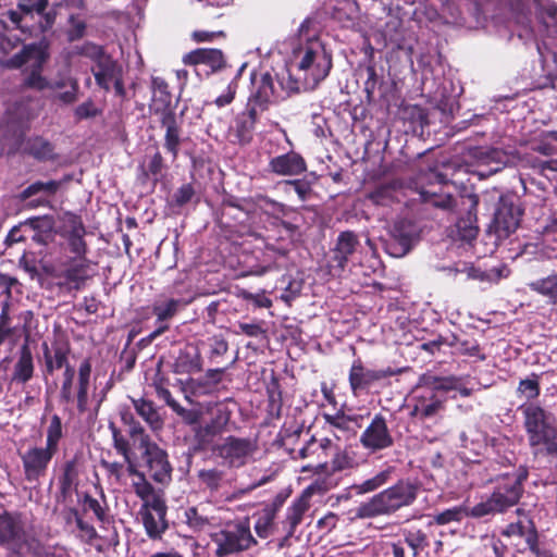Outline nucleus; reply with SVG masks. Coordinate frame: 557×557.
I'll list each match as a JSON object with an SVG mask.
<instances>
[{
  "instance_id": "60",
  "label": "nucleus",
  "mask_w": 557,
  "mask_h": 557,
  "mask_svg": "<svg viewBox=\"0 0 557 557\" xmlns=\"http://www.w3.org/2000/svg\"><path fill=\"white\" fill-rule=\"evenodd\" d=\"M48 5V0H18L17 8L25 14L36 12L42 14Z\"/></svg>"
},
{
  "instance_id": "1",
  "label": "nucleus",
  "mask_w": 557,
  "mask_h": 557,
  "mask_svg": "<svg viewBox=\"0 0 557 557\" xmlns=\"http://www.w3.org/2000/svg\"><path fill=\"white\" fill-rule=\"evenodd\" d=\"M86 234L82 220L74 214H67L62 235L66 242V249L73 257L62 262L61 267L48 261L42 267L48 275L58 280L57 285L62 290H79L95 275V264L87 258Z\"/></svg>"
},
{
  "instance_id": "35",
  "label": "nucleus",
  "mask_w": 557,
  "mask_h": 557,
  "mask_svg": "<svg viewBox=\"0 0 557 557\" xmlns=\"http://www.w3.org/2000/svg\"><path fill=\"white\" fill-rule=\"evenodd\" d=\"M151 88L153 92L151 108L154 110V112H161L162 115L164 111H171L169 109L171 103V95L168 90L166 82L161 77H152Z\"/></svg>"
},
{
  "instance_id": "18",
  "label": "nucleus",
  "mask_w": 557,
  "mask_h": 557,
  "mask_svg": "<svg viewBox=\"0 0 557 557\" xmlns=\"http://www.w3.org/2000/svg\"><path fill=\"white\" fill-rule=\"evenodd\" d=\"M144 458L153 481L160 484H168L171 481L173 468L165 450L154 443L144 449Z\"/></svg>"
},
{
  "instance_id": "12",
  "label": "nucleus",
  "mask_w": 557,
  "mask_h": 557,
  "mask_svg": "<svg viewBox=\"0 0 557 557\" xmlns=\"http://www.w3.org/2000/svg\"><path fill=\"white\" fill-rule=\"evenodd\" d=\"M183 62L194 66L198 76L202 74L209 76L226 66L224 54L220 49H195L183 57Z\"/></svg>"
},
{
  "instance_id": "23",
  "label": "nucleus",
  "mask_w": 557,
  "mask_h": 557,
  "mask_svg": "<svg viewBox=\"0 0 557 557\" xmlns=\"http://www.w3.org/2000/svg\"><path fill=\"white\" fill-rule=\"evenodd\" d=\"M269 170L280 176H294L307 170L305 159L295 151L274 157L269 162Z\"/></svg>"
},
{
  "instance_id": "17",
  "label": "nucleus",
  "mask_w": 557,
  "mask_h": 557,
  "mask_svg": "<svg viewBox=\"0 0 557 557\" xmlns=\"http://www.w3.org/2000/svg\"><path fill=\"white\" fill-rule=\"evenodd\" d=\"M411 400L410 416L420 420L432 418L444 408V399L430 387L416 389Z\"/></svg>"
},
{
  "instance_id": "19",
  "label": "nucleus",
  "mask_w": 557,
  "mask_h": 557,
  "mask_svg": "<svg viewBox=\"0 0 557 557\" xmlns=\"http://www.w3.org/2000/svg\"><path fill=\"white\" fill-rule=\"evenodd\" d=\"M400 373V370H395L391 367L386 369L372 370L363 367L360 359L352 362L349 371V384L354 393L360 389L368 388L374 382L382 379L394 376Z\"/></svg>"
},
{
  "instance_id": "28",
  "label": "nucleus",
  "mask_w": 557,
  "mask_h": 557,
  "mask_svg": "<svg viewBox=\"0 0 557 557\" xmlns=\"http://www.w3.org/2000/svg\"><path fill=\"white\" fill-rule=\"evenodd\" d=\"M449 271H453L455 274H465L469 280L488 283H497L502 277H505L508 274V270L506 268H493L488 271H482L466 263L461 267L449 269Z\"/></svg>"
},
{
  "instance_id": "59",
  "label": "nucleus",
  "mask_w": 557,
  "mask_h": 557,
  "mask_svg": "<svg viewBox=\"0 0 557 557\" xmlns=\"http://www.w3.org/2000/svg\"><path fill=\"white\" fill-rule=\"evenodd\" d=\"M210 360L216 361L218 358L224 356L228 350V343L220 335L209 338Z\"/></svg>"
},
{
  "instance_id": "45",
  "label": "nucleus",
  "mask_w": 557,
  "mask_h": 557,
  "mask_svg": "<svg viewBox=\"0 0 557 557\" xmlns=\"http://www.w3.org/2000/svg\"><path fill=\"white\" fill-rule=\"evenodd\" d=\"M230 421V412L227 410H218L214 418L211 419L202 429V436L213 437L224 430Z\"/></svg>"
},
{
  "instance_id": "53",
  "label": "nucleus",
  "mask_w": 557,
  "mask_h": 557,
  "mask_svg": "<svg viewBox=\"0 0 557 557\" xmlns=\"http://www.w3.org/2000/svg\"><path fill=\"white\" fill-rule=\"evenodd\" d=\"M284 186L286 191L293 189L300 201L308 200L312 194L311 184L306 180H287L284 182Z\"/></svg>"
},
{
  "instance_id": "52",
  "label": "nucleus",
  "mask_w": 557,
  "mask_h": 557,
  "mask_svg": "<svg viewBox=\"0 0 557 557\" xmlns=\"http://www.w3.org/2000/svg\"><path fill=\"white\" fill-rule=\"evenodd\" d=\"M466 515L468 513L466 512V509L463 507L456 506L436 513L433 520L438 525H445L450 522L461 521Z\"/></svg>"
},
{
  "instance_id": "26",
  "label": "nucleus",
  "mask_w": 557,
  "mask_h": 557,
  "mask_svg": "<svg viewBox=\"0 0 557 557\" xmlns=\"http://www.w3.org/2000/svg\"><path fill=\"white\" fill-rule=\"evenodd\" d=\"M34 359L27 343H24L18 350V358L14 364L11 381L25 384L34 375Z\"/></svg>"
},
{
  "instance_id": "29",
  "label": "nucleus",
  "mask_w": 557,
  "mask_h": 557,
  "mask_svg": "<svg viewBox=\"0 0 557 557\" xmlns=\"http://www.w3.org/2000/svg\"><path fill=\"white\" fill-rule=\"evenodd\" d=\"M64 88L66 90L54 94L52 99L63 104H71L75 102L77 99L78 84L76 79L70 76H64L55 81H49V86L47 89L57 91Z\"/></svg>"
},
{
  "instance_id": "50",
  "label": "nucleus",
  "mask_w": 557,
  "mask_h": 557,
  "mask_svg": "<svg viewBox=\"0 0 557 557\" xmlns=\"http://www.w3.org/2000/svg\"><path fill=\"white\" fill-rule=\"evenodd\" d=\"M22 86L37 91L46 90L49 86V79L42 75V72L23 71Z\"/></svg>"
},
{
  "instance_id": "34",
  "label": "nucleus",
  "mask_w": 557,
  "mask_h": 557,
  "mask_svg": "<svg viewBox=\"0 0 557 557\" xmlns=\"http://www.w3.org/2000/svg\"><path fill=\"white\" fill-rule=\"evenodd\" d=\"M326 423L344 432L356 433L357 429L361 428L363 417L360 414H345L343 411H337L334 414L323 413Z\"/></svg>"
},
{
  "instance_id": "8",
  "label": "nucleus",
  "mask_w": 557,
  "mask_h": 557,
  "mask_svg": "<svg viewBox=\"0 0 557 557\" xmlns=\"http://www.w3.org/2000/svg\"><path fill=\"white\" fill-rule=\"evenodd\" d=\"M212 451L227 468H242L256 451V444L250 438L227 436L220 444L213 446Z\"/></svg>"
},
{
  "instance_id": "6",
  "label": "nucleus",
  "mask_w": 557,
  "mask_h": 557,
  "mask_svg": "<svg viewBox=\"0 0 557 557\" xmlns=\"http://www.w3.org/2000/svg\"><path fill=\"white\" fill-rule=\"evenodd\" d=\"M210 539L215 545V557L236 555L257 544L248 521L226 523L224 528L210 533Z\"/></svg>"
},
{
  "instance_id": "24",
  "label": "nucleus",
  "mask_w": 557,
  "mask_h": 557,
  "mask_svg": "<svg viewBox=\"0 0 557 557\" xmlns=\"http://www.w3.org/2000/svg\"><path fill=\"white\" fill-rule=\"evenodd\" d=\"M186 301L183 299H165L158 301L152 308L153 314L157 317V329L149 335L150 339H154L162 333L169 330L166 320L172 319L183 307L186 306Z\"/></svg>"
},
{
  "instance_id": "16",
  "label": "nucleus",
  "mask_w": 557,
  "mask_h": 557,
  "mask_svg": "<svg viewBox=\"0 0 557 557\" xmlns=\"http://www.w3.org/2000/svg\"><path fill=\"white\" fill-rule=\"evenodd\" d=\"M91 376V362L89 359H84L77 371V380L71 388V398L62 399L66 404H75L77 411L84 413L89 408L90 403V383Z\"/></svg>"
},
{
  "instance_id": "63",
  "label": "nucleus",
  "mask_w": 557,
  "mask_h": 557,
  "mask_svg": "<svg viewBox=\"0 0 557 557\" xmlns=\"http://www.w3.org/2000/svg\"><path fill=\"white\" fill-rule=\"evenodd\" d=\"M84 507L86 510L92 511L99 521H101V522L107 521V518H108L107 509L104 506H102L100 504V502L98 499H96L89 495H86L84 498Z\"/></svg>"
},
{
  "instance_id": "41",
  "label": "nucleus",
  "mask_w": 557,
  "mask_h": 557,
  "mask_svg": "<svg viewBox=\"0 0 557 557\" xmlns=\"http://www.w3.org/2000/svg\"><path fill=\"white\" fill-rule=\"evenodd\" d=\"M253 128L255 124L251 120L239 113L236 115L234 124L230 127V135L235 138L236 143L247 144L251 140Z\"/></svg>"
},
{
  "instance_id": "3",
  "label": "nucleus",
  "mask_w": 557,
  "mask_h": 557,
  "mask_svg": "<svg viewBox=\"0 0 557 557\" xmlns=\"http://www.w3.org/2000/svg\"><path fill=\"white\" fill-rule=\"evenodd\" d=\"M418 490L414 483L400 480L393 486L361 503L356 509L355 517L370 519L392 515L403 507L412 505L417 498Z\"/></svg>"
},
{
  "instance_id": "49",
  "label": "nucleus",
  "mask_w": 557,
  "mask_h": 557,
  "mask_svg": "<svg viewBox=\"0 0 557 557\" xmlns=\"http://www.w3.org/2000/svg\"><path fill=\"white\" fill-rule=\"evenodd\" d=\"M275 510L264 509L258 517L255 523V531L261 539H267L271 533L274 525Z\"/></svg>"
},
{
  "instance_id": "14",
  "label": "nucleus",
  "mask_w": 557,
  "mask_h": 557,
  "mask_svg": "<svg viewBox=\"0 0 557 557\" xmlns=\"http://www.w3.org/2000/svg\"><path fill=\"white\" fill-rule=\"evenodd\" d=\"M359 441L362 447L371 453L386 449L394 443L386 419L382 414L374 416L371 423L360 435Z\"/></svg>"
},
{
  "instance_id": "27",
  "label": "nucleus",
  "mask_w": 557,
  "mask_h": 557,
  "mask_svg": "<svg viewBox=\"0 0 557 557\" xmlns=\"http://www.w3.org/2000/svg\"><path fill=\"white\" fill-rule=\"evenodd\" d=\"M358 244V237L354 232L346 231L338 235L333 259L341 269L346 267L349 257L355 252Z\"/></svg>"
},
{
  "instance_id": "51",
  "label": "nucleus",
  "mask_w": 557,
  "mask_h": 557,
  "mask_svg": "<svg viewBox=\"0 0 557 557\" xmlns=\"http://www.w3.org/2000/svg\"><path fill=\"white\" fill-rule=\"evenodd\" d=\"M59 186H60V183L57 181L35 182L22 191V198L27 199L34 195L39 194V193H46L48 195H52L58 190Z\"/></svg>"
},
{
  "instance_id": "58",
  "label": "nucleus",
  "mask_w": 557,
  "mask_h": 557,
  "mask_svg": "<svg viewBox=\"0 0 557 557\" xmlns=\"http://www.w3.org/2000/svg\"><path fill=\"white\" fill-rule=\"evenodd\" d=\"M157 395L160 399H163L169 407L172 408L173 411H175L178 416L185 418L189 411L182 407L173 397L171 392L162 386L156 387Z\"/></svg>"
},
{
  "instance_id": "38",
  "label": "nucleus",
  "mask_w": 557,
  "mask_h": 557,
  "mask_svg": "<svg viewBox=\"0 0 557 557\" xmlns=\"http://www.w3.org/2000/svg\"><path fill=\"white\" fill-rule=\"evenodd\" d=\"M213 518L209 517L198 507H188L184 510V522L194 532L206 531L212 524Z\"/></svg>"
},
{
  "instance_id": "62",
  "label": "nucleus",
  "mask_w": 557,
  "mask_h": 557,
  "mask_svg": "<svg viewBox=\"0 0 557 557\" xmlns=\"http://www.w3.org/2000/svg\"><path fill=\"white\" fill-rule=\"evenodd\" d=\"M128 435L134 441H139L141 448H147V446L152 445L153 443L150 441L149 436L146 434L143 425L136 421L133 424L128 425Z\"/></svg>"
},
{
  "instance_id": "32",
  "label": "nucleus",
  "mask_w": 557,
  "mask_h": 557,
  "mask_svg": "<svg viewBox=\"0 0 557 557\" xmlns=\"http://www.w3.org/2000/svg\"><path fill=\"white\" fill-rule=\"evenodd\" d=\"M161 124L165 127L164 147L175 159L178 154L181 144L180 131L176 125V117L173 111H164L161 115Z\"/></svg>"
},
{
  "instance_id": "4",
  "label": "nucleus",
  "mask_w": 557,
  "mask_h": 557,
  "mask_svg": "<svg viewBox=\"0 0 557 557\" xmlns=\"http://www.w3.org/2000/svg\"><path fill=\"white\" fill-rule=\"evenodd\" d=\"M528 472L521 469L515 473H507L498 479L492 495L470 509V516L482 518L488 515L502 513L518 504L523 493V481Z\"/></svg>"
},
{
  "instance_id": "40",
  "label": "nucleus",
  "mask_w": 557,
  "mask_h": 557,
  "mask_svg": "<svg viewBox=\"0 0 557 557\" xmlns=\"http://www.w3.org/2000/svg\"><path fill=\"white\" fill-rule=\"evenodd\" d=\"M392 473L393 469L387 468L359 484H354L351 488L355 491L357 495H363L374 492L382 487L383 485L387 484V482L391 480Z\"/></svg>"
},
{
  "instance_id": "7",
  "label": "nucleus",
  "mask_w": 557,
  "mask_h": 557,
  "mask_svg": "<svg viewBox=\"0 0 557 557\" xmlns=\"http://www.w3.org/2000/svg\"><path fill=\"white\" fill-rule=\"evenodd\" d=\"M444 175L433 169L420 171L413 182L414 190L419 194L420 200L432 203L434 207L450 209L455 199L448 194H440V185L444 183Z\"/></svg>"
},
{
  "instance_id": "56",
  "label": "nucleus",
  "mask_w": 557,
  "mask_h": 557,
  "mask_svg": "<svg viewBox=\"0 0 557 557\" xmlns=\"http://www.w3.org/2000/svg\"><path fill=\"white\" fill-rule=\"evenodd\" d=\"M333 471H344L355 466V459L346 450L338 449L331 461Z\"/></svg>"
},
{
  "instance_id": "61",
  "label": "nucleus",
  "mask_w": 557,
  "mask_h": 557,
  "mask_svg": "<svg viewBox=\"0 0 557 557\" xmlns=\"http://www.w3.org/2000/svg\"><path fill=\"white\" fill-rule=\"evenodd\" d=\"M64 379L61 385L60 389V397L61 399H70L71 398V388L74 385V376H75V370L73 367H71L69 363L64 366Z\"/></svg>"
},
{
  "instance_id": "25",
  "label": "nucleus",
  "mask_w": 557,
  "mask_h": 557,
  "mask_svg": "<svg viewBox=\"0 0 557 557\" xmlns=\"http://www.w3.org/2000/svg\"><path fill=\"white\" fill-rule=\"evenodd\" d=\"M91 72L97 85L106 91L110 90L113 79L122 76L121 65L110 54L95 63Z\"/></svg>"
},
{
  "instance_id": "37",
  "label": "nucleus",
  "mask_w": 557,
  "mask_h": 557,
  "mask_svg": "<svg viewBox=\"0 0 557 557\" xmlns=\"http://www.w3.org/2000/svg\"><path fill=\"white\" fill-rule=\"evenodd\" d=\"M275 94L273 78L270 73L261 75L260 83L257 87L256 92L251 96L253 101L259 103L261 111H265L269 108Z\"/></svg>"
},
{
  "instance_id": "33",
  "label": "nucleus",
  "mask_w": 557,
  "mask_h": 557,
  "mask_svg": "<svg viewBox=\"0 0 557 557\" xmlns=\"http://www.w3.org/2000/svg\"><path fill=\"white\" fill-rule=\"evenodd\" d=\"M528 286L532 292H535L546 298L547 304L557 311V272L535 280L529 283Z\"/></svg>"
},
{
  "instance_id": "42",
  "label": "nucleus",
  "mask_w": 557,
  "mask_h": 557,
  "mask_svg": "<svg viewBox=\"0 0 557 557\" xmlns=\"http://www.w3.org/2000/svg\"><path fill=\"white\" fill-rule=\"evenodd\" d=\"M403 535L405 543L411 548L413 557H417L424 548L429 546L428 536L420 529L405 530Z\"/></svg>"
},
{
  "instance_id": "10",
  "label": "nucleus",
  "mask_w": 557,
  "mask_h": 557,
  "mask_svg": "<svg viewBox=\"0 0 557 557\" xmlns=\"http://www.w3.org/2000/svg\"><path fill=\"white\" fill-rule=\"evenodd\" d=\"M329 486L324 481H314L307 486L299 497L294 499L286 508L285 519L283 520V529L287 531V536H293L297 527L301 523L305 513L310 508V499L314 494H323L329 491Z\"/></svg>"
},
{
  "instance_id": "11",
  "label": "nucleus",
  "mask_w": 557,
  "mask_h": 557,
  "mask_svg": "<svg viewBox=\"0 0 557 557\" xmlns=\"http://www.w3.org/2000/svg\"><path fill=\"white\" fill-rule=\"evenodd\" d=\"M461 206L466 211V215L460 216L456 224L450 228L449 236L454 242L461 244H470L474 240L479 233L476 225V196H468L461 200Z\"/></svg>"
},
{
  "instance_id": "54",
  "label": "nucleus",
  "mask_w": 557,
  "mask_h": 557,
  "mask_svg": "<svg viewBox=\"0 0 557 557\" xmlns=\"http://www.w3.org/2000/svg\"><path fill=\"white\" fill-rule=\"evenodd\" d=\"M77 478V467L75 460H69L65 462L63 468V474L60 478V487L61 491L65 494L67 493L75 483Z\"/></svg>"
},
{
  "instance_id": "15",
  "label": "nucleus",
  "mask_w": 557,
  "mask_h": 557,
  "mask_svg": "<svg viewBox=\"0 0 557 557\" xmlns=\"http://www.w3.org/2000/svg\"><path fill=\"white\" fill-rule=\"evenodd\" d=\"M57 453L48 447H29L21 455L26 481L35 482L44 476L48 466Z\"/></svg>"
},
{
  "instance_id": "5",
  "label": "nucleus",
  "mask_w": 557,
  "mask_h": 557,
  "mask_svg": "<svg viewBox=\"0 0 557 557\" xmlns=\"http://www.w3.org/2000/svg\"><path fill=\"white\" fill-rule=\"evenodd\" d=\"M523 417V426L531 446L544 445L548 456L557 459V441L552 437V413L536 403H524L518 407Z\"/></svg>"
},
{
  "instance_id": "30",
  "label": "nucleus",
  "mask_w": 557,
  "mask_h": 557,
  "mask_svg": "<svg viewBox=\"0 0 557 557\" xmlns=\"http://www.w3.org/2000/svg\"><path fill=\"white\" fill-rule=\"evenodd\" d=\"M46 371L51 374L54 370L63 368L67 363L70 348L66 344H53L51 348L47 343L42 344Z\"/></svg>"
},
{
  "instance_id": "22",
  "label": "nucleus",
  "mask_w": 557,
  "mask_h": 557,
  "mask_svg": "<svg viewBox=\"0 0 557 557\" xmlns=\"http://www.w3.org/2000/svg\"><path fill=\"white\" fill-rule=\"evenodd\" d=\"M25 540L23 525L17 517L0 516V545L17 550Z\"/></svg>"
},
{
  "instance_id": "2",
  "label": "nucleus",
  "mask_w": 557,
  "mask_h": 557,
  "mask_svg": "<svg viewBox=\"0 0 557 557\" xmlns=\"http://www.w3.org/2000/svg\"><path fill=\"white\" fill-rule=\"evenodd\" d=\"M309 24L307 18L299 27V44L293 50L290 69L306 88L314 89L330 74L332 54L319 37L307 35Z\"/></svg>"
},
{
  "instance_id": "21",
  "label": "nucleus",
  "mask_w": 557,
  "mask_h": 557,
  "mask_svg": "<svg viewBox=\"0 0 557 557\" xmlns=\"http://www.w3.org/2000/svg\"><path fill=\"white\" fill-rule=\"evenodd\" d=\"M472 157L479 164L488 166V173L500 171L515 159L512 151H505L494 147H478L473 149Z\"/></svg>"
},
{
  "instance_id": "47",
  "label": "nucleus",
  "mask_w": 557,
  "mask_h": 557,
  "mask_svg": "<svg viewBox=\"0 0 557 557\" xmlns=\"http://www.w3.org/2000/svg\"><path fill=\"white\" fill-rule=\"evenodd\" d=\"M175 371L177 373H195L201 370V358L198 352H183L180 355Z\"/></svg>"
},
{
  "instance_id": "55",
  "label": "nucleus",
  "mask_w": 557,
  "mask_h": 557,
  "mask_svg": "<svg viewBox=\"0 0 557 557\" xmlns=\"http://www.w3.org/2000/svg\"><path fill=\"white\" fill-rule=\"evenodd\" d=\"M75 52L83 57L90 59L94 64L97 63L102 57H106L108 53L104 51L103 47L98 46L94 42H85L82 46L75 47Z\"/></svg>"
},
{
  "instance_id": "43",
  "label": "nucleus",
  "mask_w": 557,
  "mask_h": 557,
  "mask_svg": "<svg viewBox=\"0 0 557 557\" xmlns=\"http://www.w3.org/2000/svg\"><path fill=\"white\" fill-rule=\"evenodd\" d=\"M201 485L211 492H216L222 486L224 471L218 468L201 469L197 473Z\"/></svg>"
},
{
  "instance_id": "20",
  "label": "nucleus",
  "mask_w": 557,
  "mask_h": 557,
  "mask_svg": "<svg viewBox=\"0 0 557 557\" xmlns=\"http://www.w3.org/2000/svg\"><path fill=\"white\" fill-rule=\"evenodd\" d=\"M144 508L143 520L147 534L151 539L160 537L168 528L165 502L161 497H152Z\"/></svg>"
},
{
  "instance_id": "44",
  "label": "nucleus",
  "mask_w": 557,
  "mask_h": 557,
  "mask_svg": "<svg viewBox=\"0 0 557 557\" xmlns=\"http://www.w3.org/2000/svg\"><path fill=\"white\" fill-rule=\"evenodd\" d=\"M540 381L536 374L521 380L517 387V395L525 398L527 403H533L532 400L540 396Z\"/></svg>"
},
{
  "instance_id": "57",
  "label": "nucleus",
  "mask_w": 557,
  "mask_h": 557,
  "mask_svg": "<svg viewBox=\"0 0 557 557\" xmlns=\"http://www.w3.org/2000/svg\"><path fill=\"white\" fill-rule=\"evenodd\" d=\"M86 32V23L84 20L71 15L69 18V27L66 30L67 39L75 41L84 37Z\"/></svg>"
},
{
  "instance_id": "64",
  "label": "nucleus",
  "mask_w": 557,
  "mask_h": 557,
  "mask_svg": "<svg viewBox=\"0 0 557 557\" xmlns=\"http://www.w3.org/2000/svg\"><path fill=\"white\" fill-rule=\"evenodd\" d=\"M26 224H29L36 233L52 232L54 222L50 216L33 218Z\"/></svg>"
},
{
  "instance_id": "46",
  "label": "nucleus",
  "mask_w": 557,
  "mask_h": 557,
  "mask_svg": "<svg viewBox=\"0 0 557 557\" xmlns=\"http://www.w3.org/2000/svg\"><path fill=\"white\" fill-rule=\"evenodd\" d=\"M46 447L58 451L59 442L63 436L61 418L58 414H53L50 419V423L46 432Z\"/></svg>"
},
{
  "instance_id": "48",
  "label": "nucleus",
  "mask_w": 557,
  "mask_h": 557,
  "mask_svg": "<svg viewBox=\"0 0 557 557\" xmlns=\"http://www.w3.org/2000/svg\"><path fill=\"white\" fill-rule=\"evenodd\" d=\"M132 486L135 494L144 502V506L149 505L152 497H159L156 495L153 486L148 482L144 473L133 479Z\"/></svg>"
},
{
  "instance_id": "31",
  "label": "nucleus",
  "mask_w": 557,
  "mask_h": 557,
  "mask_svg": "<svg viewBox=\"0 0 557 557\" xmlns=\"http://www.w3.org/2000/svg\"><path fill=\"white\" fill-rule=\"evenodd\" d=\"M131 401L137 414L149 425L152 431H159L163 426L161 419L154 404L145 398H133Z\"/></svg>"
},
{
  "instance_id": "36",
  "label": "nucleus",
  "mask_w": 557,
  "mask_h": 557,
  "mask_svg": "<svg viewBox=\"0 0 557 557\" xmlns=\"http://www.w3.org/2000/svg\"><path fill=\"white\" fill-rule=\"evenodd\" d=\"M504 536H519L524 539L525 543L532 542L534 536L537 534L536 528L533 521L527 517L508 524L502 532Z\"/></svg>"
},
{
  "instance_id": "9",
  "label": "nucleus",
  "mask_w": 557,
  "mask_h": 557,
  "mask_svg": "<svg viewBox=\"0 0 557 557\" xmlns=\"http://www.w3.org/2000/svg\"><path fill=\"white\" fill-rule=\"evenodd\" d=\"M521 209L518 205L509 201H502L488 226L487 235L494 238V244L499 245L508 238L519 226Z\"/></svg>"
},
{
  "instance_id": "39",
  "label": "nucleus",
  "mask_w": 557,
  "mask_h": 557,
  "mask_svg": "<svg viewBox=\"0 0 557 557\" xmlns=\"http://www.w3.org/2000/svg\"><path fill=\"white\" fill-rule=\"evenodd\" d=\"M25 151L34 158L46 161L54 158V148L41 137L29 138L25 144Z\"/></svg>"
},
{
  "instance_id": "13",
  "label": "nucleus",
  "mask_w": 557,
  "mask_h": 557,
  "mask_svg": "<svg viewBox=\"0 0 557 557\" xmlns=\"http://www.w3.org/2000/svg\"><path fill=\"white\" fill-rule=\"evenodd\" d=\"M48 59L49 52L46 46L42 44H29L25 45L20 52L5 60L2 65L8 69H20L26 65L23 71L42 72Z\"/></svg>"
}]
</instances>
